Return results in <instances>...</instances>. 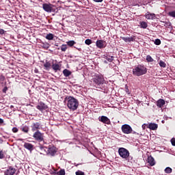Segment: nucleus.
Masks as SVG:
<instances>
[{
    "mask_svg": "<svg viewBox=\"0 0 175 175\" xmlns=\"http://www.w3.org/2000/svg\"><path fill=\"white\" fill-rule=\"evenodd\" d=\"M65 102H67V107L72 111L77 110L79 107V100L73 96H67L64 99Z\"/></svg>",
    "mask_w": 175,
    "mask_h": 175,
    "instance_id": "obj_1",
    "label": "nucleus"
},
{
    "mask_svg": "<svg viewBox=\"0 0 175 175\" xmlns=\"http://www.w3.org/2000/svg\"><path fill=\"white\" fill-rule=\"evenodd\" d=\"M93 84L96 88H100V90H106L105 85V78L103 75H96L93 79Z\"/></svg>",
    "mask_w": 175,
    "mask_h": 175,
    "instance_id": "obj_2",
    "label": "nucleus"
},
{
    "mask_svg": "<svg viewBox=\"0 0 175 175\" xmlns=\"http://www.w3.org/2000/svg\"><path fill=\"white\" fill-rule=\"evenodd\" d=\"M147 73V68L144 65H138L133 69V75L134 76L140 77Z\"/></svg>",
    "mask_w": 175,
    "mask_h": 175,
    "instance_id": "obj_3",
    "label": "nucleus"
},
{
    "mask_svg": "<svg viewBox=\"0 0 175 175\" xmlns=\"http://www.w3.org/2000/svg\"><path fill=\"white\" fill-rule=\"evenodd\" d=\"M118 154L122 159H128L130 155L129 150L125 148H120L118 149Z\"/></svg>",
    "mask_w": 175,
    "mask_h": 175,
    "instance_id": "obj_4",
    "label": "nucleus"
},
{
    "mask_svg": "<svg viewBox=\"0 0 175 175\" xmlns=\"http://www.w3.org/2000/svg\"><path fill=\"white\" fill-rule=\"evenodd\" d=\"M42 150L44 151H46V154L48 155H51V157H54L57 153V148L54 146H49V148H42Z\"/></svg>",
    "mask_w": 175,
    "mask_h": 175,
    "instance_id": "obj_5",
    "label": "nucleus"
},
{
    "mask_svg": "<svg viewBox=\"0 0 175 175\" xmlns=\"http://www.w3.org/2000/svg\"><path fill=\"white\" fill-rule=\"evenodd\" d=\"M33 137L36 140L37 142H43L44 140V135L43 133H42L40 131H36L33 135Z\"/></svg>",
    "mask_w": 175,
    "mask_h": 175,
    "instance_id": "obj_6",
    "label": "nucleus"
},
{
    "mask_svg": "<svg viewBox=\"0 0 175 175\" xmlns=\"http://www.w3.org/2000/svg\"><path fill=\"white\" fill-rule=\"evenodd\" d=\"M122 131L126 135H129V133H132V127L129 124H123L122 126Z\"/></svg>",
    "mask_w": 175,
    "mask_h": 175,
    "instance_id": "obj_7",
    "label": "nucleus"
},
{
    "mask_svg": "<svg viewBox=\"0 0 175 175\" xmlns=\"http://www.w3.org/2000/svg\"><path fill=\"white\" fill-rule=\"evenodd\" d=\"M32 132L38 131L39 129H42V124L40 122H34L31 126Z\"/></svg>",
    "mask_w": 175,
    "mask_h": 175,
    "instance_id": "obj_8",
    "label": "nucleus"
},
{
    "mask_svg": "<svg viewBox=\"0 0 175 175\" xmlns=\"http://www.w3.org/2000/svg\"><path fill=\"white\" fill-rule=\"evenodd\" d=\"M96 45L98 49H105L107 46L106 41L103 40H98L96 42Z\"/></svg>",
    "mask_w": 175,
    "mask_h": 175,
    "instance_id": "obj_9",
    "label": "nucleus"
},
{
    "mask_svg": "<svg viewBox=\"0 0 175 175\" xmlns=\"http://www.w3.org/2000/svg\"><path fill=\"white\" fill-rule=\"evenodd\" d=\"M98 121H100V122H103V124H107V125H110V124H111L110 119H109V118L105 116H102L101 117H99Z\"/></svg>",
    "mask_w": 175,
    "mask_h": 175,
    "instance_id": "obj_10",
    "label": "nucleus"
},
{
    "mask_svg": "<svg viewBox=\"0 0 175 175\" xmlns=\"http://www.w3.org/2000/svg\"><path fill=\"white\" fill-rule=\"evenodd\" d=\"M16 170L13 167H10L4 172L5 175H15Z\"/></svg>",
    "mask_w": 175,
    "mask_h": 175,
    "instance_id": "obj_11",
    "label": "nucleus"
},
{
    "mask_svg": "<svg viewBox=\"0 0 175 175\" xmlns=\"http://www.w3.org/2000/svg\"><path fill=\"white\" fill-rule=\"evenodd\" d=\"M42 8L45 12H47V13H51L53 11V7H51V4L44 3L42 5Z\"/></svg>",
    "mask_w": 175,
    "mask_h": 175,
    "instance_id": "obj_12",
    "label": "nucleus"
},
{
    "mask_svg": "<svg viewBox=\"0 0 175 175\" xmlns=\"http://www.w3.org/2000/svg\"><path fill=\"white\" fill-rule=\"evenodd\" d=\"M121 39L126 43H131V42H135L136 38H135V36H132L131 37H121Z\"/></svg>",
    "mask_w": 175,
    "mask_h": 175,
    "instance_id": "obj_13",
    "label": "nucleus"
},
{
    "mask_svg": "<svg viewBox=\"0 0 175 175\" xmlns=\"http://www.w3.org/2000/svg\"><path fill=\"white\" fill-rule=\"evenodd\" d=\"M36 107L40 111H43V110H46V109H47V105L43 103H40Z\"/></svg>",
    "mask_w": 175,
    "mask_h": 175,
    "instance_id": "obj_14",
    "label": "nucleus"
},
{
    "mask_svg": "<svg viewBox=\"0 0 175 175\" xmlns=\"http://www.w3.org/2000/svg\"><path fill=\"white\" fill-rule=\"evenodd\" d=\"M147 127L152 131H157V129H158V124L155 123H149L147 124Z\"/></svg>",
    "mask_w": 175,
    "mask_h": 175,
    "instance_id": "obj_15",
    "label": "nucleus"
},
{
    "mask_svg": "<svg viewBox=\"0 0 175 175\" xmlns=\"http://www.w3.org/2000/svg\"><path fill=\"white\" fill-rule=\"evenodd\" d=\"M23 147L27 150H29V151H32L33 150V145L28 142H25Z\"/></svg>",
    "mask_w": 175,
    "mask_h": 175,
    "instance_id": "obj_16",
    "label": "nucleus"
},
{
    "mask_svg": "<svg viewBox=\"0 0 175 175\" xmlns=\"http://www.w3.org/2000/svg\"><path fill=\"white\" fill-rule=\"evenodd\" d=\"M165 100L160 98L157 101L156 105L157 107L162 108L163 107V105H165Z\"/></svg>",
    "mask_w": 175,
    "mask_h": 175,
    "instance_id": "obj_17",
    "label": "nucleus"
},
{
    "mask_svg": "<svg viewBox=\"0 0 175 175\" xmlns=\"http://www.w3.org/2000/svg\"><path fill=\"white\" fill-rule=\"evenodd\" d=\"M145 17L147 18V20H154V18H155V14L147 12L145 15Z\"/></svg>",
    "mask_w": 175,
    "mask_h": 175,
    "instance_id": "obj_18",
    "label": "nucleus"
},
{
    "mask_svg": "<svg viewBox=\"0 0 175 175\" xmlns=\"http://www.w3.org/2000/svg\"><path fill=\"white\" fill-rule=\"evenodd\" d=\"M148 163L150 165V166H154L155 165V160L154 159V157L152 156H150L148 157Z\"/></svg>",
    "mask_w": 175,
    "mask_h": 175,
    "instance_id": "obj_19",
    "label": "nucleus"
},
{
    "mask_svg": "<svg viewBox=\"0 0 175 175\" xmlns=\"http://www.w3.org/2000/svg\"><path fill=\"white\" fill-rule=\"evenodd\" d=\"M52 68L53 70H55V72H57V70H61V66L57 63L53 64Z\"/></svg>",
    "mask_w": 175,
    "mask_h": 175,
    "instance_id": "obj_20",
    "label": "nucleus"
},
{
    "mask_svg": "<svg viewBox=\"0 0 175 175\" xmlns=\"http://www.w3.org/2000/svg\"><path fill=\"white\" fill-rule=\"evenodd\" d=\"M139 27L140 28H142L143 29H146L147 27H148V24H147L146 22L141 21L139 23Z\"/></svg>",
    "mask_w": 175,
    "mask_h": 175,
    "instance_id": "obj_21",
    "label": "nucleus"
},
{
    "mask_svg": "<svg viewBox=\"0 0 175 175\" xmlns=\"http://www.w3.org/2000/svg\"><path fill=\"white\" fill-rule=\"evenodd\" d=\"M63 75H64V76H65V77H69V76H70V75H72V72H70L68 69H64L63 70Z\"/></svg>",
    "mask_w": 175,
    "mask_h": 175,
    "instance_id": "obj_22",
    "label": "nucleus"
},
{
    "mask_svg": "<svg viewBox=\"0 0 175 175\" xmlns=\"http://www.w3.org/2000/svg\"><path fill=\"white\" fill-rule=\"evenodd\" d=\"M45 38L48 40H53L54 39V35L53 33H49L46 36Z\"/></svg>",
    "mask_w": 175,
    "mask_h": 175,
    "instance_id": "obj_23",
    "label": "nucleus"
},
{
    "mask_svg": "<svg viewBox=\"0 0 175 175\" xmlns=\"http://www.w3.org/2000/svg\"><path fill=\"white\" fill-rule=\"evenodd\" d=\"M21 131L25 133H28V132H29V127H28L27 126H25L21 128Z\"/></svg>",
    "mask_w": 175,
    "mask_h": 175,
    "instance_id": "obj_24",
    "label": "nucleus"
},
{
    "mask_svg": "<svg viewBox=\"0 0 175 175\" xmlns=\"http://www.w3.org/2000/svg\"><path fill=\"white\" fill-rule=\"evenodd\" d=\"M44 66L46 70H49L51 67V63H50V62H46V63L44 64Z\"/></svg>",
    "mask_w": 175,
    "mask_h": 175,
    "instance_id": "obj_25",
    "label": "nucleus"
},
{
    "mask_svg": "<svg viewBox=\"0 0 175 175\" xmlns=\"http://www.w3.org/2000/svg\"><path fill=\"white\" fill-rule=\"evenodd\" d=\"M165 173H167V174L172 173V172H173V170H172V168H170V167H167L165 170H164Z\"/></svg>",
    "mask_w": 175,
    "mask_h": 175,
    "instance_id": "obj_26",
    "label": "nucleus"
},
{
    "mask_svg": "<svg viewBox=\"0 0 175 175\" xmlns=\"http://www.w3.org/2000/svg\"><path fill=\"white\" fill-rule=\"evenodd\" d=\"M146 61L148 62H154V59H152V57L150 55H148L146 56Z\"/></svg>",
    "mask_w": 175,
    "mask_h": 175,
    "instance_id": "obj_27",
    "label": "nucleus"
},
{
    "mask_svg": "<svg viewBox=\"0 0 175 175\" xmlns=\"http://www.w3.org/2000/svg\"><path fill=\"white\" fill-rule=\"evenodd\" d=\"M67 44L68 46H70V47L73 46V45L76 44V42L73 40H70L68 42H67Z\"/></svg>",
    "mask_w": 175,
    "mask_h": 175,
    "instance_id": "obj_28",
    "label": "nucleus"
},
{
    "mask_svg": "<svg viewBox=\"0 0 175 175\" xmlns=\"http://www.w3.org/2000/svg\"><path fill=\"white\" fill-rule=\"evenodd\" d=\"M159 64L161 68H166V63H165L163 61L160 60Z\"/></svg>",
    "mask_w": 175,
    "mask_h": 175,
    "instance_id": "obj_29",
    "label": "nucleus"
},
{
    "mask_svg": "<svg viewBox=\"0 0 175 175\" xmlns=\"http://www.w3.org/2000/svg\"><path fill=\"white\" fill-rule=\"evenodd\" d=\"M61 50L62 51H66V50H68V46L66 44H62L61 46Z\"/></svg>",
    "mask_w": 175,
    "mask_h": 175,
    "instance_id": "obj_30",
    "label": "nucleus"
},
{
    "mask_svg": "<svg viewBox=\"0 0 175 175\" xmlns=\"http://www.w3.org/2000/svg\"><path fill=\"white\" fill-rule=\"evenodd\" d=\"M105 59H107V61H108V62H111V61H113V56H105Z\"/></svg>",
    "mask_w": 175,
    "mask_h": 175,
    "instance_id": "obj_31",
    "label": "nucleus"
},
{
    "mask_svg": "<svg viewBox=\"0 0 175 175\" xmlns=\"http://www.w3.org/2000/svg\"><path fill=\"white\" fill-rule=\"evenodd\" d=\"M85 44H88V46H90V44H92V40H91L90 39H87L85 41Z\"/></svg>",
    "mask_w": 175,
    "mask_h": 175,
    "instance_id": "obj_32",
    "label": "nucleus"
},
{
    "mask_svg": "<svg viewBox=\"0 0 175 175\" xmlns=\"http://www.w3.org/2000/svg\"><path fill=\"white\" fill-rule=\"evenodd\" d=\"M3 81H5V76H3V75L0 74V83H1L2 84Z\"/></svg>",
    "mask_w": 175,
    "mask_h": 175,
    "instance_id": "obj_33",
    "label": "nucleus"
},
{
    "mask_svg": "<svg viewBox=\"0 0 175 175\" xmlns=\"http://www.w3.org/2000/svg\"><path fill=\"white\" fill-rule=\"evenodd\" d=\"M57 175H65V170H60L57 172Z\"/></svg>",
    "mask_w": 175,
    "mask_h": 175,
    "instance_id": "obj_34",
    "label": "nucleus"
},
{
    "mask_svg": "<svg viewBox=\"0 0 175 175\" xmlns=\"http://www.w3.org/2000/svg\"><path fill=\"white\" fill-rule=\"evenodd\" d=\"M154 44H157V46H159V44H161V40L156 39L154 41Z\"/></svg>",
    "mask_w": 175,
    "mask_h": 175,
    "instance_id": "obj_35",
    "label": "nucleus"
},
{
    "mask_svg": "<svg viewBox=\"0 0 175 175\" xmlns=\"http://www.w3.org/2000/svg\"><path fill=\"white\" fill-rule=\"evenodd\" d=\"M5 158V154H3V152L0 150V159H3Z\"/></svg>",
    "mask_w": 175,
    "mask_h": 175,
    "instance_id": "obj_36",
    "label": "nucleus"
},
{
    "mask_svg": "<svg viewBox=\"0 0 175 175\" xmlns=\"http://www.w3.org/2000/svg\"><path fill=\"white\" fill-rule=\"evenodd\" d=\"M12 132L14 133H17V132H18V129H17V127L12 128Z\"/></svg>",
    "mask_w": 175,
    "mask_h": 175,
    "instance_id": "obj_37",
    "label": "nucleus"
},
{
    "mask_svg": "<svg viewBox=\"0 0 175 175\" xmlns=\"http://www.w3.org/2000/svg\"><path fill=\"white\" fill-rule=\"evenodd\" d=\"M75 174H76V175H85L84 172H83L81 171H77Z\"/></svg>",
    "mask_w": 175,
    "mask_h": 175,
    "instance_id": "obj_38",
    "label": "nucleus"
},
{
    "mask_svg": "<svg viewBox=\"0 0 175 175\" xmlns=\"http://www.w3.org/2000/svg\"><path fill=\"white\" fill-rule=\"evenodd\" d=\"M171 143L172 146H175V138H173L172 139H171Z\"/></svg>",
    "mask_w": 175,
    "mask_h": 175,
    "instance_id": "obj_39",
    "label": "nucleus"
},
{
    "mask_svg": "<svg viewBox=\"0 0 175 175\" xmlns=\"http://www.w3.org/2000/svg\"><path fill=\"white\" fill-rule=\"evenodd\" d=\"M6 91H8V87H5V88L3 89V92H4V94H6Z\"/></svg>",
    "mask_w": 175,
    "mask_h": 175,
    "instance_id": "obj_40",
    "label": "nucleus"
},
{
    "mask_svg": "<svg viewBox=\"0 0 175 175\" xmlns=\"http://www.w3.org/2000/svg\"><path fill=\"white\" fill-rule=\"evenodd\" d=\"M126 92L129 94V89L128 88V86H126Z\"/></svg>",
    "mask_w": 175,
    "mask_h": 175,
    "instance_id": "obj_41",
    "label": "nucleus"
},
{
    "mask_svg": "<svg viewBox=\"0 0 175 175\" xmlns=\"http://www.w3.org/2000/svg\"><path fill=\"white\" fill-rule=\"evenodd\" d=\"M44 49H49V44L43 46Z\"/></svg>",
    "mask_w": 175,
    "mask_h": 175,
    "instance_id": "obj_42",
    "label": "nucleus"
},
{
    "mask_svg": "<svg viewBox=\"0 0 175 175\" xmlns=\"http://www.w3.org/2000/svg\"><path fill=\"white\" fill-rule=\"evenodd\" d=\"M3 122H4L3 119L0 118V125L1 124H3Z\"/></svg>",
    "mask_w": 175,
    "mask_h": 175,
    "instance_id": "obj_43",
    "label": "nucleus"
},
{
    "mask_svg": "<svg viewBox=\"0 0 175 175\" xmlns=\"http://www.w3.org/2000/svg\"><path fill=\"white\" fill-rule=\"evenodd\" d=\"M146 126H147V124H144L142 125V129H146Z\"/></svg>",
    "mask_w": 175,
    "mask_h": 175,
    "instance_id": "obj_44",
    "label": "nucleus"
},
{
    "mask_svg": "<svg viewBox=\"0 0 175 175\" xmlns=\"http://www.w3.org/2000/svg\"><path fill=\"white\" fill-rule=\"evenodd\" d=\"M94 2H102L103 0H93Z\"/></svg>",
    "mask_w": 175,
    "mask_h": 175,
    "instance_id": "obj_45",
    "label": "nucleus"
},
{
    "mask_svg": "<svg viewBox=\"0 0 175 175\" xmlns=\"http://www.w3.org/2000/svg\"><path fill=\"white\" fill-rule=\"evenodd\" d=\"M104 62H105V64H107V61H105Z\"/></svg>",
    "mask_w": 175,
    "mask_h": 175,
    "instance_id": "obj_46",
    "label": "nucleus"
}]
</instances>
